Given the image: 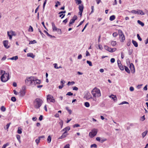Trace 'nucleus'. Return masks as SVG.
Listing matches in <instances>:
<instances>
[{"label":"nucleus","mask_w":148,"mask_h":148,"mask_svg":"<svg viewBox=\"0 0 148 148\" xmlns=\"http://www.w3.org/2000/svg\"><path fill=\"white\" fill-rule=\"evenodd\" d=\"M42 103V100L40 98H37L34 101V105L36 108H39Z\"/></svg>","instance_id":"nucleus-4"},{"label":"nucleus","mask_w":148,"mask_h":148,"mask_svg":"<svg viewBox=\"0 0 148 148\" xmlns=\"http://www.w3.org/2000/svg\"><path fill=\"white\" fill-rule=\"evenodd\" d=\"M3 44L4 47L7 49L8 48L10 47L8 46V40H4L3 41Z\"/></svg>","instance_id":"nucleus-10"},{"label":"nucleus","mask_w":148,"mask_h":148,"mask_svg":"<svg viewBox=\"0 0 148 148\" xmlns=\"http://www.w3.org/2000/svg\"><path fill=\"white\" fill-rule=\"evenodd\" d=\"M18 59V57L17 56H15L14 57H13L12 58H9V59L13 60H16Z\"/></svg>","instance_id":"nucleus-19"},{"label":"nucleus","mask_w":148,"mask_h":148,"mask_svg":"<svg viewBox=\"0 0 148 148\" xmlns=\"http://www.w3.org/2000/svg\"><path fill=\"white\" fill-rule=\"evenodd\" d=\"M131 12L134 14H137V11L132 10L131 11Z\"/></svg>","instance_id":"nucleus-45"},{"label":"nucleus","mask_w":148,"mask_h":148,"mask_svg":"<svg viewBox=\"0 0 148 148\" xmlns=\"http://www.w3.org/2000/svg\"><path fill=\"white\" fill-rule=\"evenodd\" d=\"M131 44V41L130 40L129 41H128L127 42V46H129Z\"/></svg>","instance_id":"nucleus-55"},{"label":"nucleus","mask_w":148,"mask_h":148,"mask_svg":"<svg viewBox=\"0 0 148 148\" xmlns=\"http://www.w3.org/2000/svg\"><path fill=\"white\" fill-rule=\"evenodd\" d=\"M112 35L114 37H115L118 35V34L116 32H114L113 33Z\"/></svg>","instance_id":"nucleus-47"},{"label":"nucleus","mask_w":148,"mask_h":148,"mask_svg":"<svg viewBox=\"0 0 148 148\" xmlns=\"http://www.w3.org/2000/svg\"><path fill=\"white\" fill-rule=\"evenodd\" d=\"M111 45L112 46H115L116 45V41H112L111 42Z\"/></svg>","instance_id":"nucleus-27"},{"label":"nucleus","mask_w":148,"mask_h":148,"mask_svg":"<svg viewBox=\"0 0 148 148\" xmlns=\"http://www.w3.org/2000/svg\"><path fill=\"white\" fill-rule=\"evenodd\" d=\"M90 54L89 52L88 51H86V56H90Z\"/></svg>","instance_id":"nucleus-60"},{"label":"nucleus","mask_w":148,"mask_h":148,"mask_svg":"<svg viewBox=\"0 0 148 148\" xmlns=\"http://www.w3.org/2000/svg\"><path fill=\"white\" fill-rule=\"evenodd\" d=\"M84 106L86 107H89L90 106V104L88 102H85L84 103Z\"/></svg>","instance_id":"nucleus-28"},{"label":"nucleus","mask_w":148,"mask_h":148,"mask_svg":"<svg viewBox=\"0 0 148 148\" xmlns=\"http://www.w3.org/2000/svg\"><path fill=\"white\" fill-rule=\"evenodd\" d=\"M27 56L34 58L35 57V56L32 53H29L27 54Z\"/></svg>","instance_id":"nucleus-18"},{"label":"nucleus","mask_w":148,"mask_h":148,"mask_svg":"<svg viewBox=\"0 0 148 148\" xmlns=\"http://www.w3.org/2000/svg\"><path fill=\"white\" fill-rule=\"evenodd\" d=\"M70 130V127L68 126L63 129L62 131H64L65 133H67V132Z\"/></svg>","instance_id":"nucleus-12"},{"label":"nucleus","mask_w":148,"mask_h":148,"mask_svg":"<svg viewBox=\"0 0 148 148\" xmlns=\"http://www.w3.org/2000/svg\"><path fill=\"white\" fill-rule=\"evenodd\" d=\"M65 14H61L60 15L59 17H61V18H63L65 16Z\"/></svg>","instance_id":"nucleus-58"},{"label":"nucleus","mask_w":148,"mask_h":148,"mask_svg":"<svg viewBox=\"0 0 148 148\" xmlns=\"http://www.w3.org/2000/svg\"><path fill=\"white\" fill-rule=\"evenodd\" d=\"M33 31V27L30 26L29 27V28L28 29V31L32 32Z\"/></svg>","instance_id":"nucleus-40"},{"label":"nucleus","mask_w":148,"mask_h":148,"mask_svg":"<svg viewBox=\"0 0 148 148\" xmlns=\"http://www.w3.org/2000/svg\"><path fill=\"white\" fill-rule=\"evenodd\" d=\"M76 3V4H80L82 2V1L81 0H75Z\"/></svg>","instance_id":"nucleus-31"},{"label":"nucleus","mask_w":148,"mask_h":148,"mask_svg":"<svg viewBox=\"0 0 148 148\" xmlns=\"http://www.w3.org/2000/svg\"><path fill=\"white\" fill-rule=\"evenodd\" d=\"M11 124V123H8L6 125V129L7 130H8V129L9 126H10V124Z\"/></svg>","instance_id":"nucleus-54"},{"label":"nucleus","mask_w":148,"mask_h":148,"mask_svg":"<svg viewBox=\"0 0 148 148\" xmlns=\"http://www.w3.org/2000/svg\"><path fill=\"white\" fill-rule=\"evenodd\" d=\"M65 83V82L63 80H62L60 81L61 84L62 85H64V84Z\"/></svg>","instance_id":"nucleus-50"},{"label":"nucleus","mask_w":148,"mask_h":148,"mask_svg":"<svg viewBox=\"0 0 148 148\" xmlns=\"http://www.w3.org/2000/svg\"><path fill=\"white\" fill-rule=\"evenodd\" d=\"M93 147H95V148H97V145L95 144H93L90 146V147L92 148Z\"/></svg>","instance_id":"nucleus-35"},{"label":"nucleus","mask_w":148,"mask_h":148,"mask_svg":"<svg viewBox=\"0 0 148 148\" xmlns=\"http://www.w3.org/2000/svg\"><path fill=\"white\" fill-rule=\"evenodd\" d=\"M38 138H40V140L41 139H44L45 138L44 136H40L38 137Z\"/></svg>","instance_id":"nucleus-63"},{"label":"nucleus","mask_w":148,"mask_h":148,"mask_svg":"<svg viewBox=\"0 0 148 148\" xmlns=\"http://www.w3.org/2000/svg\"><path fill=\"white\" fill-rule=\"evenodd\" d=\"M147 131H145L142 134V135L143 138L147 134Z\"/></svg>","instance_id":"nucleus-38"},{"label":"nucleus","mask_w":148,"mask_h":148,"mask_svg":"<svg viewBox=\"0 0 148 148\" xmlns=\"http://www.w3.org/2000/svg\"><path fill=\"white\" fill-rule=\"evenodd\" d=\"M2 75L1 77V81L3 82H5L9 79V74L8 73H5L3 70H1L0 72Z\"/></svg>","instance_id":"nucleus-2"},{"label":"nucleus","mask_w":148,"mask_h":148,"mask_svg":"<svg viewBox=\"0 0 148 148\" xmlns=\"http://www.w3.org/2000/svg\"><path fill=\"white\" fill-rule=\"evenodd\" d=\"M59 124L60 125L61 128H62L63 125V121L62 120H61Z\"/></svg>","instance_id":"nucleus-32"},{"label":"nucleus","mask_w":148,"mask_h":148,"mask_svg":"<svg viewBox=\"0 0 148 148\" xmlns=\"http://www.w3.org/2000/svg\"><path fill=\"white\" fill-rule=\"evenodd\" d=\"M134 89L133 87L131 86L130 88V90L131 91H133L134 90Z\"/></svg>","instance_id":"nucleus-64"},{"label":"nucleus","mask_w":148,"mask_h":148,"mask_svg":"<svg viewBox=\"0 0 148 148\" xmlns=\"http://www.w3.org/2000/svg\"><path fill=\"white\" fill-rule=\"evenodd\" d=\"M84 8V6L82 4L79 5V6L78 8L79 11H83Z\"/></svg>","instance_id":"nucleus-15"},{"label":"nucleus","mask_w":148,"mask_h":148,"mask_svg":"<svg viewBox=\"0 0 148 148\" xmlns=\"http://www.w3.org/2000/svg\"><path fill=\"white\" fill-rule=\"evenodd\" d=\"M104 48L105 49L110 52H114L116 50V48L112 49L109 47L107 46H104Z\"/></svg>","instance_id":"nucleus-8"},{"label":"nucleus","mask_w":148,"mask_h":148,"mask_svg":"<svg viewBox=\"0 0 148 148\" xmlns=\"http://www.w3.org/2000/svg\"><path fill=\"white\" fill-rule=\"evenodd\" d=\"M1 110L2 111L4 112L6 110V108L3 106H2L1 107Z\"/></svg>","instance_id":"nucleus-26"},{"label":"nucleus","mask_w":148,"mask_h":148,"mask_svg":"<svg viewBox=\"0 0 148 148\" xmlns=\"http://www.w3.org/2000/svg\"><path fill=\"white\" fill-rule=\"evenodd\" d=\"M115 61V59L114 58H112L110 60V62L112 63H113Z\"/></svg>","instance_id":"nucleus-62"},{"label":"nucleus","mask_w":148,"mask_h":148,"mask_svg":"<svg viewBox=\"0 0 148 148\" xmlns=\"http://www.w3.org/2000/svg\"><path fill=\"white\" fill-rule=\"evenodd\" d=\"M47 100L48 103H49L50 102L55 103L56 102L55 100L53 97L51 95H48L47 96Z\"/></svg>","instance_id":"nucleus-5"},{"label":"nucleus","mask_w":148,"mask_h":148,"mask_svg":"<svg viewBox=\"0 0 148 148\" xmlns=\"http://www.w3.org/2000/svg\"><path fill=\"white\" fill-rule=\"evenodd\" d=\"M124 104H128L129 103L128 102H126V101H123L120 104H119V105H123Z\"/></svg>","instance_id":"nucleus-43"},{"label":"nucleus","mask_w":148,"mask_h":148,"mask_svg":"<svg viewBox=\"0 0 148 148\" xmlns=\"http://www.w3.org/2000/svg\"><path fill=\"white\" fill-rule=\"evenodd\" d=\"M56 4L55 5V6L56 7H58V5H60V2L58 1H57L56 2Z\"/></svg>","instance_id":"nucleus-37"},{"label":"nucleus","mask_w":148,"mask_h":148,"mask_svg":"<svg viewBox=\"0 0 148 148\" xmlns=\"http://www.w3.org/2000/svg\"><path fill=\"white\" fill-rule=\"evenodd\" d=\"M115 18V16L114 15H113L111 16L110 17V20L111 21L114 20Z\"/></svg>","instance_id":"nucleus-22"},{"label":"nucleus","mask_w":148,"mask_h":148,"mask_svg":"<svg viewBox=\"0 0 148 148\" xmlns=\"http://www.w3.org/2000/svg\"><path fill=\"white\" fill-rule=\"evenodd\" d=\"M130 68L131 69H134V65L132 63L130 64Z\"/></svg>","instance_id":"nucleus-49"},{"label":"nucleus","mask_w":148,"mask_h":148,"mask_svg":"<svg viewBox=\"0 0 148 148\" xmlns=\"http://www.w3.org/2000/svg\"><path fill=\"white\" fill-rule=\"evenodd\" d=\"M137 22L142 27H143L144 25V23L142 22L140 20H138Z\"/></svg>","instance_id":"nucleus-23"},{"label":"nucleus","mask_w":148,"mask_h":148,"mask_svg":"<svg viewBox=\"0 0 148 148\" xmlns=\"http://www.w3.org/2000/svg\"><path fill=\"white\" fill-rule=\"evenodd\" d=\"M75 21L72 19H71L69 23V26L71 27V25L74 23L75 22Z\"/></svg>","instance_id":"nucleus-20"},{"label":"nucleus","mask_w":148,"mask_h":148,"mask_svg":"<svg viewBox=\"0 0 148 148\" xmlns=\"http://www.w3.org/2000/svg\"><path fill=\"white\" fill-rule=\"evenodd\" d=\"M20 97H23L24 96L25 94V92L24 90H21L20 92L18 93Z\"/></svg>","instance_id":"nucleus-11"},{"label":"nucleus","mask_w":148,"mask_h":148,"mask_svg":"<svg viewBox=\"0 0 148 148\" xmlns=\"http://www.w3.org/2000/svg\"><path fill=\"white\" fill-rule=\"evenodd\" d=\"M73 95V93H71V92H69L66 94V95L69 96H71Z\"/></svg>","instance_id":"nucleus-52"},{"label":"nucleus","mask_w":148,"mask_h":148,"mask_svg":"<svg viewBox=\"0 0 148 148\" xmlns=\"http://www.w3.org/2000/svg\"><path fill=\"white\" fill-rule=\"evenodd\" d=\"M110 97L111 98L115 101L117 100V98L115 95H112L110 96Z\"/></svg>","instance_id":"nucleus-17"},{"label":"nucleus","mask_w":148,"mask_h":148,"mask_svg":"<svg viewBox=\"0 0 148 148\" xmlns=\"http://www.w3.org/2000/svg\"><path fill=\"white\" fill-rule=\"evenodd\" d=\"M21 129L19 127L18 129L17 133L19 134H21L22 133Z\"/></svg>","instance_id":"nucleus-34"},{"label":"nucleus","mask_w":148,"mask_h":148,"mask_svg":"<svg viewBox=\"0 0 148 148\" xmlns=\"http://www.w3.org/2000/svg\"><path fill=\"white\" fill-rule=\"evenodd\" d=\"M91 8L92 11L91 12L90 14H92V13H93L94 11V6H92Z\"/></svg>","instance_id":"nucleus-57"},{"label":"nucleus","mask_w":148,"mask_h":148,"mask_svg":"<svg viewBox=\"0 0 148 148\" xmlns=\"http://www.w3.org/2000/svg\"><path fill=\"white\" fill-rule=\"evenodd\" d=\"M6 56L5 55L1 59V60L2 61H4L6 60Z\"/></svg>","instance_id":"nucleus-51"},{"label":"nucleus","mask_w":148,"mask_h":148,"mask_svg":"<svg viewBox=\"0 0 148 148\" xmlns=\"http://www.w3.org/2000/svg\"><path fill=\"white\" fill-rule=\"evenodd\" d=\"M40 138H38L37 139H36L35 140V142H36L37 145H38V144L40 142Z\"/></svg>","instance_id":"nucleus-42"},{"label":"nucleus","mask_w":148,"mask_h":148,"mask_svg":"<svg viewBox=\"0 0 148 148\" xmlns=\"http://www.w3.org/2000/svg\"><path fill=\"white\" fill-rule=\"evenodd\" d=\"M137 14L141 15H144L145 14V13L141 10H138Z\"/></svg>","instance_id":"nucleus-14"},{"label":"nucleus","mask_w":148,"mask_h":148,"mask_svg":"<svg viewBox=\"0 0 148 148\" xmlns=\"http://www.w3.org/2000/svg\"><path fill=\"white\" fill-rule=\"evenodd\" d=\"M124 69L125 71L128 73H130V71L129 69L127 67L125 66Z\"/></svg>","instance_id":"nucleus-21"},{"label":"nucleus","mask_w":148,"mask_h":148,"mask_svg":"<svg viewBox=\"0 0 148 148\" xmlns=\"http://www.w3.org/2000/svg\"><path fill=\"white\" fill-rule=\"evenodd\" d=\"M25 83L26 85L29 86H35L36 84H40L41 83V81L36 77L31 76L26 77Z\"/></svg>","instance_id":"nucleus-1"},{"label":"nucleus","mask_w":148,"mask_h":148,"mask_svg":"<svg viewBox=\"0 0 148 148\" xmlns=\"http://www.w3.org/2000/svg\"><path fill=\"white\" fill-rule=\"evenodd\" d=\"M97 132V129H94L92 130L91 132L89 133V136L91 138H93L96 135Z\"/></svg>","instance_id":"nucleus-7"},{"label":"nucleus","mask_w":148,"mask_h":148,"mask_svg":"<svg viewBox=\"0 0 148 148\" xmlns=\"http://www.w3.org/2000/svg\"><path fill=\"white\" fill-rule=\"evenodd\" d=\"M80 127V125L78 124H75L73 125V127L75 128V127Z\"/></svg>","instance_id":"nucleus-53"},{"label":"nucleus","mask_w":148,"mask_h":148,"mask_svg":"<svg viewBox=\"0 0 148 148\" xmlns=\"http://www.w3.org/2000/svg\"><path fill=\"white\" fill-rule=\"evenodd\" d=\"M68 135V134L67 133H65V132H64L62 134V135L64 138L66 137Z\"/></svg>","instance_id":"nucleus-44"},{"label":"nucleus","mask_w":148,"mask_h":148,"mask_svg":"<svg viewBox=\"0 0 148 148\" xmlns=\"http://www.w3.org/2000/svg\"><path fill=\"white\" fill-rule=\"evenodd\" d=\"M16 138L18 139V140L19 141H20V138H21V137H20V136L19 135H17L16 136Z\"/></svg>","instance_id":"nucleus-48"},{"label":"nucleus","mask_w":148,"mask_h":148,"mask_svg":"<svg viewBox=\"0 0 148 148\" xmlns=\"http://www.w3.org/2000/svg\"><path fill=\"white\" fill-rule=\"evenodd\" d=\"M72 88L73 90H77L78 89V88L76 86L73 87Z\"/></svg>","instance_id":"nucleus-56"},{"label":"nucleus","mask_w":148,"mask_h":148,"mask_svg":"<svg viewBox=\"0 0 148 148\" xmlns=\"http://www.w3.org/2000/svg\"><path fill=\"white\" fill-rule=\"evenodd\" d=\"M36 43V41L35 40H34L33 41H31L29 42V44H34V43Z\"/></svg>","instance_id":"nucleus-36"},{"label":"nucleus","mask_w":148,"mask_h":148,"mask_svg":"<svg viewBox=\"0 0 148 148\" xmlns=\"http://www.w3.org/2000/svg\"><path fill=\"white\" fill-rule=\"evenodd\" d=\"M10 33L12 36H16V34L14 32L12 31H11L9 32Z\"/></svg>","instance_id":"nucleus-24"},{"label":"nucleus","mask_w":148,"mask_h":148,"mask_svg":"<svg viewBox=\"0 0 148 148\" xmlns=\"http://www.w3.org/2000/svg\"><path fill=\"white\" fill-rule=\"evenodd\" d=\"M77 16L76 15H75L74 16L72 19L73 20L75 21V20L77 19Z\"/></svg>","instance_id":"nucleus-59"},{"label":"nucleus","mask_w":148,"mask_h":148,"mask_svg":"<svg viewBox=\"0 0 148 148\" xmlns=\"http://www.w3.org/2000/svg\"><path fill=\"white\" fill-rule=\"evenodd\" d=\"M117 63L118 66L121 70L123 71L124 70V68L121 64V61L119 60H117Z\"/></svg>","instance_id":"nucleus-9"},{"label":"nucleus","mask_w":148,"mask_h":148,"mask_svg":"<svg viewBox=\"0 0 148 148\" xmlns=\"http://www.w3.org/2000/svg\"><path fill=\"white\" fill-rule=\"evenodd\" d=\"M91 93L94 97H99L101 96L100 90L97 88H94L91 91Z\"/></svg>","instance_id":"nucleus-3"},{"label":"nucleus","mask_w":148,"mask_h":148,"mask_svg":"<svg viewBox=\"0 0 148 148\" xmlns=\"http://www.w3.org/2000/svg\"><path fill=\"white\" fill-rule=\"evenodd\" d=\"M118 33L119 36V38L121 39L120 41L122 42H124L125 39V38L123 32L121 30L119 29L118 30Z\"/></svg>","instance_id":"nucleus-6"},{"label":"nucleus","mask_w":148,"mask_h":148,"mask_svg":"<svg viewBox=\"0 0 148 148\" xmlns=\"http://www.w3.org/2000/svg\"><path fill=\"white\" fill-rule=\"evenodd\" d=\"M107 140V139L105 138H101L100 142L103 143L104 142L106 141Z\"/></svg>","instance_id":"nucleus-33"},{"label":"nucleus","mask_w":148,"mask_h":148,"mask_svg":"<svg viewBox=\"0 0 148 148\" xmlns=\"http://www.w3.org/2000/svg\"><path fill=\"white\" fill-rule=\"evenodd\" d=\"M11 100L13 102H15L16 100V99L15 97H11Z\"/></svg>","instance_id":"nucleus-41"},{"label":"nucleus","mask_w":148,"mask_h":148,"mask_svg":"<svg viewBox=\"0 0 148 148\" xmlns=\"http://www.w3.org/2000/svg\"><path fill=\"white\" fill-rule=\"evenodd\" d=\"M51 140V137L50 136H49L47 138V142L49 143Z\"/></svg>","instance_id":"nucleus-30"},{"label":"nucleus","mask_w":148,"mask_h":148,"mask_svg":"<svg viewBox=\"0 0 148 148\" xmlns=\"http://www.w3.org/2000/svg\"><path fill=\"white\" fill-rule=\"evenodd\" d=\"M52 29L53 31H57L58 29L54 23L53 22L51 23Z\"/></svg>","instance_id":"nucleus-13"},{"label":"nucleus","mask_w":148,"mask_h":148,"mask_svg":"<svg viewBox=\"0 0 148 148\" xmlns=\"http://www.w3.org/2000/svg\"><path fill=\"white\" fill-rule=\"evenodd\" d=\"M86 62L87 64H88L89 66H92V62L91 61L88 60H87L86 61Z\"/></svg>","instance_id":"nucleus-39"},{"label":"nucleus","mask_w":148,"mask_h":148,"mask_svg":"<svg viewBox=\"0 0 148 148\" xmlns=\"http://www.w3.org/2000/svg\"><path fill=\"white\" fill-rule=\"evenodd\" d=\"M132 43L133 44L134 46L135 47H137L138 46V44L137 42L135 41V40H132Z\"/></svg>","instance_id":"nucleus-16"},{"label":"nucleus","mask_w":148,"mask_h":148,"mask_svg":"<svg viewBox=\"0 0 148 148\" xmlns=\"http://www.w3.org/2000/svg\"><path fill=\"white\" fill-rule=\"evenodd\" d=\"M7 34H8V36L9 37V39L10 40H11L12 39V36L10 33L8 31L7 32Z\"/></svg>","instance_id":"nucleus-29"},{"label":"nucleus","mask_w":148,"mask_h":148,"mask_svg":"<svg viewBox=\"0 0 148 148\" xmlns=\"http://www.w3.org/2000/svg\"><path fill=\"white\" fill-rule=\"evenodd\" d=\"M137 37L138 38L140 41H141L142 40V38L140 37L139 35L138 34H137Z\"/></svg>","instance_id":"nucleus-46"},{"label":"nucleus","mask_w":148,"mask_h":148,"mask_svg":"<svg viewBox=\"0 0 148 148\" xmlns=\"http://www.w3.org/2000/svg\"><path fill=\"white\" fill-rule=\"evenodd\" d=\"M9 144L10 143H7L3 146L1 148H5L7 146H8Z\"/></svg>","instance_id":"nucleus-25"},{"label":"nucleus","mask_w":148,"mask_h":148,"mask_svg":"<svg viewBox=\"0 0 148 148\" xmlns=\"http://www.w3.org/2000/svg\"><path fill=\"white\" fill-rule=\"evenodd\" d=\"M69 146L70 145L69 144H67L64 146V148H70Z\"/></svg>","instance_id":"nucleus-61"}]
</instances>
